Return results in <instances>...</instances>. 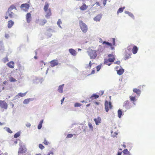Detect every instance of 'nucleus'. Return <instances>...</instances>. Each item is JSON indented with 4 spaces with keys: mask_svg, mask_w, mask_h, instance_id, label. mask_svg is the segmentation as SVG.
<instances>
[{
    "mask_svg": "<svg viewBox=\"0 0 155 155\" xmlns=\"http://www.w3.org/2000/svg\"><path fill=\"white\" fill-rule=\"evenodd\" d=\"M108 59L105 58L104 59V63L110 66L111 63L110 62H113L115 59L116 56L111 54H109L107 55Z\"/></svg>",
    "mask_w": 155,
    "mask_h": 155,
    "instance_id": "obj_1",
    "label": "nucleus"
},
{
    "mask_svg": "<svg viewBox=\"0 0 155 155\" xmlns=\"http://www.w3.org/2000/svg\"><path fill=\"white\" fill-rule=\"evenodd\" d=\"M44 10L46 13V17H49L51 15V10L50 8H49L48 3L46 2L44 7Z\"/></svg>",
    "mask_w": 155,
    "mask_h": 155,
    "instance_id": "obj_2",
    "label": "nucleus"
},
{
    "mask_svg": "<svg viewBox=\"0 0 155 155\" xmlns=\"http://www.w3.org/2000/svg\"><path fill=\"white\" fill-rule=\"evenodd\" d=\"M79 26L83 32L86 33L87 31L88 30L87 26L82 20L79 21Z\"/></svg>",
    "mask_w": 155,
    "mask_h": 155,
    "instance_id": "obj_3",
    "label": "nucleus"
},
{
    "mask_svg": "<svg viewBox=\"0 0 155 155\" xmlns=\"http://www.w3.org/2000/svg\"><path fill=\"white\" fill-rule=\"evenodd\" d=\"M88 53L91 59H95L97 56V55L96 50L89 49L88 51Z\"/></svg>",
    "mask_w": 155,
    "mask_h": 155,
    "instance_id": "obj_4",
    "label": "nucleus"
},
{
    "mask_svg": "<svg viewBox=\"0 0 155 155\" xmlns=\"http://www.w3.org/2000/svg\"><path fill=\"white\" fill-rule=\"evenodd\" d=\"M112 44L110 43L109 42H106V41H104L101 42L103 44H106V46H110V49L113 50L114 49V47L113 45H114L115 43V39L114 38H112Z\"/></svg>",
    "mask_w": 155,
    "mask_h": 155,
    "instance_id": "obj_5",
    "label": "nucleus"
},
{
    "mask_svg": "<svg viewBox=\"0 0 155 155\" xmlns=\"http://www.w3.org/2000/svg\"><path fill=\"white\" fill-rule=\"evenodd\" d=\"M105 107L106 111L107 112H108L109 109H112V106L110 102H108L107 101H105Z\"/></svg>",
    "mask_w": 155,
    "mask_h": 155,
    "instance_id": "obj_6",
    "label": "nucleus"
},
{
    "mask_svg": "<svg viewBox=\"0 0 155 155\" xmlns=\"http://www.w3.org/2000/svg\"><path fill=\"white\" fill-rule=\"evenodd\" d=\"M123 107L126 110L130 109L131 106V104L128 101H125L123 103Z\"/></svg>",
    "mask_w": 155,
    "mask_h": 155,
    "instance_id": "obj_7",
    "label": "nucleus"
},
{
    "mask_svg": "<svg viewBox=\"0 0 155 155\" xmlns=\"http://www.w3.org/2000/svg\"><path fill=\"white\" fill-rule=\"evenodd\" d=\"M27 151V149L25 146H22V145H20V147L19 149L18 152V154L20 155L21 153H25Z\"/></svg>",
    "mask_w": 155,
    "mask_h": 155,
    "instance_id": "obj_8",
    "label": "nucleus"
},
{
    "mask_svg": "<svg viewBox=\"0 0 155 155\" xmlns=\"http://www.w3.org/2000/svg\"><path fill=\"white\" fill-rule=\"evenodd\" d=\"M29 5L28 4L26 3L22 4L20 6V8H23V10L25 12H28V10L29 9Z\"/></svg>",
    "mask_w": 155,
    "mask_h": 155,
    "instance_id": "obj_9",
    "label": "nucleus"
},
{
    "mask_svg": "<svg viewBox=\"0 0 155 155\" xmlns=\"http://www.w3.org/2000/svg\"><path fill=\"white\" fill-rule=\"evenodd\" d=\"M6 14L7 15H8L11 18H15L17 16V15L12 11H10V12L9 11H7Z\"/></svg>",
    "mask_w": 155,
    "mask_h": 155,
    "instance_id": "obj_10",
    "label": "nucleus"
},
{
    "mask_svg": "<svg viewBox=\"0 0 155 155\" xmlns=\"http://www.w3.org/2000/svg\"><path fill=\"white\" fill-rule=\"evenodd\" d=\"M51 66L54 67L57 65L58 64V60H53L50 62Z\"/></svg>",
    "mask_w": 155,
    "mask_h": 155,
    "instance_id": "obj_11",
    "label": "nucleus"
},
{
    "mask_svg": "<svg viewBox=\"0 0 155 155\" xmlns=\"http://www.w3.org/2000/svg\"><path fill=\"white\" fill-rule=\"evenodd\" d=\"M0 106L2 108L7 109V108L8 105L6 102L3 101H0Z\"/></svg>",
    "mask_w": 155,
    "mask_h": 155,
    "instance_id": "obj_12",
    "label": "nucleus"
},
{
    "mask_svg": "<svg viewBox=\"0 0 155 155\" xmlns=\"http://www.w3.org/2000/svg\"><path fill=\"white\" fill-rule=\"evenodd\" d=\"M107 0H100L99 2H96L95 4L98 6H100L102 3L103 6H105L106 4Z\"/></svg>",
    "mask_w": 155,
    "mask_h": 155,
    "instance_id": "obj_13",
    "label": "nucleus"
},
{
    "mask_svg": "<svg viewBox=\"0 0 155 155\" xmlns=\"http://www.w3.org/2000/svg\"><path fill=\"white\" fill-rule=\"evenodd\" d=\"M26 18L27 22L28 23H30L31 20V16L30 13L29 12L27 14Z\"/></svg>",
    "mask_w": 155,
    "mask_h": 155,
    "instance_id": "obj_14",
    "label": "nucleus"
},
{
    "mask_svg": "<svg viewBox=\"0 0 155 155\" xmlns=\"http://www.w3.org/2000/svg\"><path fill=\"white\" fill-rule=\"evenodd\" d=\"M94 121H95L96 125H98L101 123V120L100 117H98L97 118H95L94 119Z\"/></svg>",
    "mask_w": 155,
    "mask_h": 155,
    "instance_id": "obj_15",
    "label": "nucleus"
},
{
    "mask_svg": "<svg viewBox=\"0 0 155 155\" xmlns=\"http://www.w3.org/2000/svg\"><path fill=\"white\" fill-rule=\"evenodd\" d=\"M102 17L101 14H99L94 18V20L96 21H99Z\"/></svg>",
    "mask_w": 155,
    "mask_h": 155,
    "instance_id": "obj_16",
    "label": "nucleus"
},
{
    "mask_svg": "<svg viewBox=\"0 0 155 155\" xmlns=\"http://www.w3.org/2000/svg\"><path fill=\"white\" fill-rule=\"evenodd\" d=\"M69 51L72 55L75 56L77 54V52L74 49L72 48H70L69 49Z\"/></svg>",
    "mask_w": 155,
    "mask_h": 155,
    "instance_id": "obj_17",
    "label": "nucleus"
},
{
    "mask_svg": "<svg viewBox=\"0 0 155 155\" xmlns=\"http://www.w3.org/2000/svg\"><path fill=\"white\" fill-rule=\"evenodd\" d=\"M125 53L126 54L125 55L124 59L125 60H127L131 57L130 56L131 54L128 53L127 51H125Z\"/></svg>",
    "mask_w": 155,
    "mask_h": 155,
    "instance_id": "obj_18",
    "label": "nucleus"
},
{
    "mask_svg": "<svg viewBox=\"0 0 155 155\" xmlns=\"http://www.w3.org/2000/svg\"><path fill=\"white\" fill-rule=\"evenodd\" d=\"M8 22V27L9 28H11L14 24V22L12 20L9 21Z\"/></svg>",
    "mask_w": 155,
    "mask_h": 155,
    "instance_id": "obj_19",
    "label": "nucleus"
},
{
    "mask_svg": "<svg viewBox=\"0 0 155 155\" xmlns=\"http://www.w3.org/2000/svg\"><path fill=\"white\" fill-rule=\"evenodd\" d=\"M8 66L10 68H13L14 67V63L12 61H11L7 64Z\"/></svg>",
    "mask_w": 155,
    "mask_h": 155,
    "instance_id": "obj_20",
    "label": "nucleus"
},
{
    "mask_svg": "<svg viewBox=\"0 0 155 155\" xmlns=\"http://www.w3.org/2000/svg\"><path fill=\"white\" fill-rule=\"evenodd\" d=\"M27 93V92L24 93H19L15 97V99L19 97V96H21V97H23Z\"/></svg>",
    "mask_w": 155,
    "mask_h": 155,
    "instance_id": "obj_21",
    "label": "nucleus"
},
{
    "mask_svg": "<svg viewBox=\"0 0 155 155\" xmlns=\"http://www.w3.org/2000/svg\"><path fill=\"white\" fill-rule=\"evenodd\" d=\"M33 100V98H30L25 99L23 101V104H28L29 102L30 101H32Z\"/></svg>",
    "mask_w": 155,
    "mask_h": 155,
    "instance_id": "obj_22",
    "label": "nucleus"
},
{
    "mask_svg": "<svg viewBox=\"0 0 155 155\" xmlns=\"http://www.w3.org/2000/svg\"><path fill=\"white\" fill-rule=\"evenodd\" d=\"M137 47L135 45H134L132 49V51L133 54H136L137 52Z\"/></svg>",
    "mask_w": 155,
    "mask_h": 155,
    "instance_id": "obj_23",
    "label": "nucleus"
},
{
    "mask_svg": "<svg viewBox=\"0 0 155 155\" xmlns=\"http://www.w3.org/2000/svg\"><path fill=\"white\" fill-rule=\"evenodd\" d=\"M64 84H63L62 85H60L58 88V90L59 93H62L63 92V89Z\"/></svg>",
    "mask_w": 155,
    "mask_h": 155,
    "instance_id": "obj_24",
    "label": "nucleus"
},
{
    "mask_svg": "<svg viewBox=\"0 0 155 155\" xmlns=\"http://www.w3.org/2000/svg\"><path fill=\"white\" fill-rule=\"evenodd\" d=\"M13 9H15V10H17L16 7L14 5H12L8 8L7 11H12V10Z\"/></svg>",
    "mask_w": 155,
    "mask_h": 155,
    "instance_id": "obj_25",
    "label": "nucleus"
},
{
    "mask_svg": "<svg viewBox=\"0 0 155 155\" xmlns=\"http://www.w3.org/2000/svg\"><path fill=\"white\" fill-rule=\"evenodd\" d=\"M124 71V69L122 68H120L117 71V73L118 74L121 75L122 74Z\"/></svg>",
    "mask_w": 155,
    "mask_h": 155,
    "instance_id": "obj_26",
    "label": "nucleus"
},
{
    "mask_svg": "<svg viewBox=\"0 0 155 155\" xmlns=\"http://www.w3.org/2000/svg\"><path fill=\"white\" fill-rule=\"evenodd\" d=\"M4 46L3 42L2 41H0V51H4Z\"/></svg>",
    "mask_w": 155,
    "mask_h": 155,
    "instance_id": "obj_27",
    "label": "nucleus"
},
{
    "mask_svg": "<svg viewBox=\"0 0 155 155\" xmlns=\"http://www.w3.org/2000/svg\"><path fill=\"white\" fill-rule=\"evenodd\" d=\"M133 91L134 93H136L137 94L139 95H140L141 93L140 91L137 88L134 89Z\"/></svg>",
    "mask_w": 155,
    "mask_h": 155,
    "instance_id": "obj_28",
    "label": "nucleus"
},
{
    "mask_svg": "<svg viewBox=\"0 0 155 155\" xmlns=\"http://www.w3.org/2000/svg\"><path fill=\"white\" fill-rule=\"evenodd\" d=\"M87 8L86 4L84 3L83 4V5L80 8V9L82 10H84L86 9Z\"/></svg>",
    "mask_w": 155,
    "mask_h": 155,
    "instance_id": "obj_29",
    "label": "nucleus"
},
{
    "mask_svg": "<svg viewBox=\"0 0 155 155\" xmlns=\"http://www.w3.org/2000/svg\"><path fill=\"white\" fill-rule=\"evenodd\" d=\"M99 97V96L98 95L93 94L90 97V98L92 100H93L94 99H96L98 98Z\"/></svg>",
    "mask_w": 155,
    "mask_h": 155,
    "instance_id": "obj_30",
    "label": "nucleus"
},
{
    "mask_svg": "<svg viewBox=\"0 0 155 155\" xmlns=\"http://www.w3.org/2000/svg\"><path fill=\"white\" fill-rule=\"evenodd\" d=\"M125 8V7H124L122 8H121L118 9L117 11V14H118L119 13H121L123 12Z\"/></svg>",
    "mask_w": 155,
    "mask_h": 155,
    "instance_id": "obj_31",
    "label": "nucleus"
},
{
    "mask_svg": "<svg viewBox=\"0 0 155 155\" xmlns=\"http://www.w3.org/2000/svg\"><path fill=\"white\" fill-rule=\"evenodd\" d=\"M46 22V21L45 20H41L39 22V25H44Z\"/></svg>",
    "mask_w": 155,
    "mask_h": 155,
    "instance_id": "obj_32",
    "label": "nucleus"
},
{
    "mask_svg": "<svg viewBox=\"0 0 155 155\" xmlns=\"http://www.w3.org/2000/svg\"><path fill=\"white\" fill-rule=\"evenodd\" d=\"M20 132L19 131V132H17V133H16V134H14V137L15 138H17L18 137L20 136Z\"/></svg>",
    "mask_w": 155,
    "mask_h": 155,
    "instance_id": "obj_33",
    "label": "nucleus"
},
{
    "mask_svg": "<svg viewBox=\"0 0 155 155\" xmlns=\"http://www.w3.org/2000/svg\"><path fill=\"white\" fill-rule=\"evenodd\" d=\"M118 117L120 118L122 114V112L121 110L119 109L118 111Z\"/></svg>",
    "mask_w": 155,
    "mask_h": 155,
    "instance_id": "obj_34",
    "label": "nucleus"
},
{
    "mask_svg": "<svg viewBox=\"0 0 155 155\" xmlns=\"http://www.w3.org/2000/svg\"><path fill=\"white\" fill-rule=\"evenodd\" d=\"M123 153L124 154H129L130 152H129L128 150L127 149H126L124 150L123 151Z\"/></svg>",
    "mask_w": 155,
    "mask_h": 155,
    "instance_id": "obj_35",
    "label": "nucleus"
},
{
    "mask_svg": "<svg viewBox=\"0 0 155 155\" xmlns=\"http://www.w3.org/2000/svg\"><path fill=\"white\" fill-rule=\"evenodd\" d=\"M130 100L131 101H136V97L135 96L133 97L130 96Z\"/></svg>",
    "mask_w": 155,
    "mask_h": 155,
    "instance_id": "obj_36",
    "label": "nucleus"
},
{
    "mask_svg": "<svg viewBox=\"0 0 155 155\" xmlns=\"http://www.w3.org/2000/svg\"><path fill=\"white\" fill-rule=\"evenodd\" d=\"M88 126H89V128L91 129L92 131H93V127L91 123L90 122L88 123Z\"/></svg>",
    "mask_w": 155,
    "mask_h": 155,
    "instance_id": "obj_37",
    "label": "nucleus"
},
{
    "mask_svg": "<svg viewBox=\"0 0 155 155\" xmlns=\"http://www.w3.org/2000/svg\"><path fill=\"white\" fill-rule=\"evenodd\" d=\"M62 23V22L60 20V19H59L58 21H57V24L58 25L60 28H61V26H60L61 24Z\"/></svg>",
    "mask_w": 155,
    "mask_h": 155,
    "instance_id": "obj_38",
    "label": "nucleus"
},
{
    "mask_svg": "<svg viewBox=\"0 0 155 155\" xmlns=\"http://www.w3.org/2000/svg\"><path fill=\"white\" fill-rule=\"evenodd\" d=\"M43 143L45 145H48L50 144V142L46 139H45Z\"/></svg>",
    "mask_w": 155,
    "mask_h": 155,
    "instance_id": "obj_39",
    "label": "nucleus"
},
{
    "mask_svg": "<svg viewBox=\"0 0 155 155\" xmlns=\"http://www.w3.org/2000/svg\"><path fill=\"white\" fill-rule=\"evenodd\" d=\"M10 81L12 82H14L16 81V80L13 77H11L10 78Z\"/></svg>",
    "mask_w": 155,
    "mask_h": 155,
    "instance_id": "obj_40",
    "label": "nucleus"
},
{
    "mask_svg": "<svg viewBox=\"0 0 155 155\" xmlns=\"http://www.w3.org/2000/svg\"><path fill=\"white\" fill-rule=\"evenodd\" d=\"M81 104L79 103H76L74 104V107H80L81 105Z\"/></svg>",
    "mask_w": 155,
    "mask_h": 155,
    "instance_id": "obj_41",
    "label": "nucleus"
},
{
    "mask_svg": "<svg viewBox=\"0 0 155 155\" xmlns=\"http://www.w3.org/2000/svg\"><path fill=\"white\" fill-rule=\"evenodd\" d=\"M24 69V68L23 67L20 66L19 68V70L21 72H22L23 71Z\"/></svg>",
    "mask_w": 155,
    "mask_h": 155,
    "instance_id": "obj_42",
    "label": "nucleus"
},
{
    "mask_svg": "<svg viewBox=\"0 0 155 155\" xmlns=\"http://www.w3.org/2000/svg\"><path fill=\"white\" fill-rule=\"evenodd\" d=\"M6 131L8 133L11 134L12 133V131L10 130L9 128H7Z\"/></svg>",
    "mask_w": 155,
    "mask_h": 155,
    "instance_id": "obj_43",
    "label": "nucleus"
},
{
    "mask_svg": "<svg viewBox=\"0 0 155 155\" xmlns=\"http://www.w3.org/2000/svg\"><path fill=\"white\" fill-rule=\"evenodd\" d=\"M101 65H99L97 66L96 67V69L97 70V71H99L101 69Z\"/></svg>",
    "mask_w": 155,
    "mask_h": 155,
    "instance_id": "obj_44",
    "label": "nucleus"
},
{
    "mask_svg": "<svg viewBox=\"0 0 155 155\" xmlns=\"http://www.w3.org/2000/svg\"><path fill=\"white\" fill-rule=\"evenodd\" d=\"M73 136V135L71 134H68L67 136V138H71Z\"/></svg>",
    "mask_w": 155,
    "mask_h": 155,
    "instance_id": "obj_45",
    "label": "nucleus"
},
{
    "mask_svg": "<svg viewBox=\"0 0 155 155\" xmlns=\"http://www.w3.org/2000/svg\"><path fill=\"white\" fill-rule=\"evenodd\" d=\"M43 122V120H41L39 123V129H40L42 126V124Z\"/></svg>",
    "mask_w": 155,
    "mask_h": 155,
    "instance_id": "obj_46",
    "label": "nucleus"
},
{
    "mask_svg": "<svg viewBox=\"0 0 155 155\" xmlns=\"http://www.w3.org/2000/svg\"><path fill=\"white\" fill-rule=\"evenodd\" d=\"M25 125L28 127H30L31 126V124L29 123H27Z\"/></svg>",
    "mask_w": 155,
    "mask_h": 155,
    "instance_id": "obj_47",
    "label": "nucleus"
},
{
    "mask_svg": "<svg viewBox=\"0 0 155 155\" xmlns=\"http://www.w3.org/2000/svg\"><path fill=\"white\" fill-rule=\"evenodd\" d=\"M44 147L42 144H39V148L41 149H43L44 148Z\"/></svg>",
    "mask_w": 155,
    "mask_h": 155,
    "instance_id": "obj_48",
    "label": "nucleus"
},
{
    "mask_svg": "<svg viewBox=\"0 0 155 155\" xmlns=\"http://www.w3.org/2000/svg\"><path fill=\"white\" fill-rule=\"evenodd\" d=\"M113 132H111V135L113 136V137H115L116 136H117V134L116 132H114V134H113Z\"/></svg>",
    "mask_w": 155,
    "mask_h": 155,
    "instance_id": "obj_49",
    "label": "nucleus"
},
{
    "mask_svg": "<svg viewBox=\"0 0 155 155\" xmlns=\"http://www.w3.org/2000/svg\"><path fill=\"white\" fill-rule=\"evenodd\" d=\"M120 62L119 61H117L114 62L115 64H117L118 65H120Z\"/></svg>",
    "mask_w": 155,
    "mask_h": 155,
    "instance_id": "obj_50",
    "label": "nucleus"
},
{
    "mask_svg": "<svg viewBox=\"0 0 155 155\" xmlns=\"http://www.w3.org/2000/svg\"><path fill=\"white\" fill-rule=\"evenodd\" d=\"M5 37L8 39L9 37V35L8 34H5Z\"/></svg>",
    "mask_w": 155,
    "mask_h": 155,
    "instance_id": "obj_51",
    "label": "nucleus"
},
{
    "mask_svg": "<svg viewBox=\"0 0 155 155\" xmlns=\"http://www.w3.org/2000/svg\"><path fill=\"white\" fill-rule=\"evenodd\" d=\"M92 64L91 63V61H90L89 63V64L88 65V67H89L90 68L92 66Z\"/></svg>",
    "mask_w": 155,
    "mask_h": 155,
    "instance_id": "obj_52",
    "label": "nucleus"
},
{
    "mask_svg": "<svg viewBox=\"0 0 155 155\" xmlns=\"http://www.w3.org/2000/svg\"><path fill=\"white\" fill-rule=\"evenodd\" d=\"M64 98H65L64 97L61 100V104H62L63 102L64 101Z\"/></svg>",
    "mask_w": 155,
    "mask_h": 155,
    "instance_id": "obj_53",
    "label": "nucleus"
},
{
    "mask_svg": "<svg viewBox=\"0 0 155 155\" xmlns=\"http://www.w3.org/2000/svg\"><path fill=\"white\" fill-rule=\"evenodd\" d=\"M95 72V70H93L92 71L91 74H94Z\"/></svg>",
    "mask_w": 155,
    "mask_h": 155,
    "instance_id": "obj_54",
    "label": "nucleus"
},
{
    "mask_svg": "<svg viewBox=\"0 0 155 155\" xmlns=\"http://www.w3.org/2000/svg\"><path fill=\"white\" fill-rule=\"evenodd\" d=\"M7 81H5L3 82V84H7Z\"/></svg>",
    "mask_w": 155,
    "mask_h": 155,
    "instance_id": "obj_55",
    "label": "nucleus"
},
{
    "mask_svg": "<svg viewBox=\"0 0 155 155\" xmlns=\"http://www.w3.org/2000/svg\"><path fill=\"white\" fill-rule=\"evenodd\" d=\"M121 152H118L117 153V155H121Z\"/></svg>",
    "mask_w": 155,
    "mask_h": 155,
    "instance_id": "obj_56",
    "label": "nucleus"
},
{
    "mask_svg": "<svg viewBox=\"0 0 155 155\" xmlns=\"http://www.w3.org/2000/svg\"><path fill=\"white\" fill-rule=\"evenodd\" d=\"M101 95H102V94H104V91H101Z\"/></svg>",
    "mask_w": 155,
    "mask_h": 155,
    "instance_id": "obj_57",
    "label": "nucleus"
},
{
    "mask_svg": "<svg viewBox=\"0 0 155 155\" xmlns=\"http://www.w3.org/2000/svg\"><path fill=\"white\" fill-rule=\"evenodd\" d=\"M95 104L97 105H98L99 104V103L98 102H96Z\"/></svg>",
    "mask_w": 155,
    "mask_h": 155,
    "instance_id": "obj_58",
    "label": "nucleus"
},
{
    "mask_svg": "<svg viewBox=\"0 0 155 155\" xmlns=\"http://www.w3.org/2000/svg\"><path fill=\"white\" fill-rule=\"evenodd\" d=\"M4 124V123H2L1 122H0V125H2Z\"/></svg>",
    "mask_w": 155,
    "mask_h": 155,
    "instance_id": "obj_59",
    "label": "nucleus"
},
{
    "mask_svg": "<svg viewBox=\"0 0 155 155\" xmlns=\"http://www.w3.org/2000/svg\"><path fill=\"white\" fill-rule=\"evenodd\" d=\"M34 58L35 59H37V57L36 56H34Z\"/></svg>",
    "mask_w": 155,
    "mask_h": 155,
    "instance_id": "obj_60",
    "label": "nucleus"
},
{
    "mask_svg": "<svg viewBox=\"0 0 155 155\" xmlns=\"http://www.w3.org/2000/svg\"><path fill=\"white\" fill-rule=\"evenodd\" d=\"M90 105V104H88L86 105V107H89Z\"/></svg>",
    "mask_w": 155,
    "mask_h": 155,
    "instance_id": "obj_61",
    "label": "nucleus"
},
{
    "mask_svg": "<svg viewBox=\"0 0 155 155\" xmlns=\"http://www.w3.org/2000/svg\"><path fill=\"white\" fill-rule=\"evenodd\" d=\"M100 42L101 43V42H103V41H102V40L101 38H100Z\"/></svg>",
    "mask_w": 155,
    "mask_h": 155,
    "instance_id": "obj_62",
    "label": "nucleus"
},
{
    "mask_svg": "<svg viewBox=\"0 0 155 155\" xmlns=\"http://www.w3.org/2000/svg\"><path fill=\"white\" fill-rule=\"evenodd\" d=\"M8 18V16H6L5 17V19H7Z\"/></svg>",
    "mask_w": 155,
    "mask_h": 155,
    "instance_id": "obj_63",
    "label": "nucleus"
},
{
    "mask_svg": "<svg viewBox=\"0 0 155 155\" xmlns=\"http://www.w3.org/2000/svg\"><path fill=\"white\" fill-rule=\"evenodd\" d=\"M122 146H123L124 147V148H126V146L125 145H124V144H123V145H122Z\"/></svg>",
    "mask_w": 155,
    "mask_h": 155,
    "instance_id": "obj_64",
    "label": "nucleus"
}]
</instances>
